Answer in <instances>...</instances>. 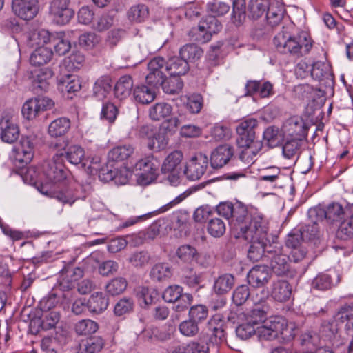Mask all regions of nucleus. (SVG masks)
I'll use <instances>...</instances> for the list:
<instances>
[{"label":"nucleus","instance_id":"nucleus-24","mask_svg":"<svg viewBox=\"0 0 353 353\" xmlns=\"http://www.w3.org/2000/svg\"><path fill=\"white\" fill-rule=\"evenodd\" d=\"M234 156V148L228 144L218 146L212 152L210 163L214 168H221Z\"/></svg>","mask_w":353,"mask_h":353},{"label":"nucleus","instance_id":"nucleus-29","mask_svg":"<svg viewBox=\"0 0 353 353\" xmlns=\"http://www.w3.org/2000/svg\"><path fill=\"white\" fill-rule=\"evenodd\" d=\"M134 82L130 75L121 76L114 85V94L115 97L120 100L128 98L131 94Z\"/></svg>","mask_w":353,"mask_h":353},{"label":"nucleus","instance_id":"nucleus-5","mask_svg":"<svg viewBox=\"0 0 353 353\" xmlns=\"http://www.w3.org/2000/svg\"><path fill=\"white\" fill-rule=\"evenodd\" d=\"M270 308L265 299H261L254 302L250 310L238 315L236 331H256L263 328Z\"/></svg>","mask_w":353,"mask_h":353},{"label":"nucleus","instance_id":"nucleus-58","mask_svg":"<svg viewBox=\"0 0 353 353\" xmlns=\"http://www.w3.org/2000/svg\"><path fill=\"white\" fill-rule=\"evenodd\" d=\"M118 114L119 110L113 103L105 102L103 104L101 112V119H105L109 123L112 124L114 123Z\"/></svg>","mask_w":353,"mask_h":353},{"label":"nucleus","instance_id":"nucleus-22","mask_svg":"<svg viewBox=\"0 0 353 353\" xmlns=\"http://www.w3.org/2000/svg\"><path fill=\"white\" fill-rule=\"evenodd\" d=\"M221 28V25L216 18L209 17L199 23L196 39L199 42L206 43L210 40L212 35L219 32Z\"/></svg>","mask_w":353,"mask_h":353},{"label":"nucleus","instance_id":"nucleus-43","mask_svg":"<svg viewBox=\"0 0 353 353\" xmlns=\"http://www.w3.org/2000/svg\"><path fill=\"white\" fill-rule=\"evenodd\" d=\"M68 337L65 332H52L50 336L44 337L41 341V348L43 350H55L57 345H62L67 343Z\"/></svg>","mask_w":353,"mask_h":353},{"label":"nucleus","instance_id":"nucleus-56","mask_svg":"<svg viewBox=\"0 0 353 353\" xmlns=\"http://www.w3.org/2000/svg\"><path fill=\"white\" fill-rule=\"evenodd\" d=\"M100 41L101 37L92 32H85L79 37V45L86 50L93 49Z\"/></svg>","mask_w":353,"mask_h":353},{"label":"nucleus","instance_id":"nucleus-42","mask_svg":"<svg viewBox=\"0 0 353 353\" xmlns=\"http://www.w3.org/2000/svg\"><path fill=\"white\" fill-rule=\"evenodd\" d=\"M148 15V8L143 3L131 6L127 12V17L132 23L143 22Z\"/></svg>","mask_w":353,"mask_h":353},{"label":"nucleus","instance_id":"nucleus-59","mask_svg":"<svg viewBox=\"0 0 353 353\" xmlns=\"http://www.w3.org/2000/svg\"><path fill=\"white\" fill-rule=\"evenodd\" d=\"M334 285L332 277L328 274H320L312 281V285L319 290H326Z\"/></svg>","mask_w":353,"mask_h":353},{"label":"nucleus","instance_id":"nucleus-54","mask_svg":"<svg viewBox=\"0 0 353 353\" xmlns=\"http://www.w3.org/2000/svg\"><path fill=\"white\" fill-rule=\"evenodd\" d=\"M41 174L37 168L34 166H30L27 168L23 174V180L26 183H30L37 187L39 191V187L44 183V177Z\"/></svg>","mask_w":353,"mask_h":353},{"label":"nucleus","instance_id":"nucleus-14","mask_svg":"<svg viewBox=\"0 0 353 353\" xmlns=\"http://www.w3.org/2000/svg\"><path fill=\"white\" fill-rule=\"evenodd\" d=\"M343 214V208L338 203H332L328 205L325 210L316 207L308 210L310 218L317 217V220H321V221L325 219L330 223L341 221Z\"/></svg>","mask_w":353,"mask_h":353},{"label":"nucleus","instance_id":"nucleus-20","mask_svg":"<svg viewBox=\"0 0 353 353\" xmlns=\"http://www.w3.org/2000/svg\"><path fill=\"white\" fill-rule=\"evenodd\" d=\"M61 298L62 299L61 303L68 305L74 299L73 292L71 290L61 292L60 294L50 292L40 301L39 307L43 312H48L58 305Z\"/></svg>","mask_w":353,"mask_h":353},{"label":"nucleus","instance_id":"nucleus-45","mask_svg":"<svg viewBox=\"0 0 353 353\" xmlns=\"http://www.w3.org/2000/svg\"><path fill=\"white\" fill-rule=\"evenodd\" d=\"M133 96L137 102L142 104H148L155 99L154 91L144 85L136 86L134 89Z\"/></svg>","mask_w":353,"mask_h":353},{"label":"nucleus","instance_id":"nucleus-39","mask_svg":"<svg viewBox=\"0 0 353 353\" xmlns=\"http://www.w3.org/2000/svg\"><path fill=\"white\" fill-rule=\"evenodd\" d=\"M257 340L261 343L265 341L277 340L281 343H287L294 338L293 332H253Z\"/></svg>","mask_w":353,"mask_h":353},{"label":"nucleus","instance_id":"nucleus-16","mask_svg":"<svg viewBox=\"0 0 353 353\" xmlns=\"http://www.w3.org/2000/svg\"><path fill=\"white\" fill-rule=\"evenodd\" d=\"M208 165V157L201 153L196 154L187 163L184 174L189 180H199L205 172Z\"/></svg>","mask_w":353,"mask_h":353},{"label":"nucleus","instance_id":"nucleus-19","mask_svg":"<svg viewBox=\"0 0 353 353\" xmlns=\"http://www.w3.org/2000/svg\"><path fill=\"white\" fill-rule=\"evenodd\" d=\"M12 10L23 20H31L38 13V0H13Z\"/></svg>","mask_w":353,"mask_h":353},{"label":"nucleus","instance_id":"nucleus-60","mask_svg":"<svg viewBox=\"0 0 353 353\" xmlns=\"http://www.w3.org/2000/svg\"><path fill=\"white\" fill-rule=\"evenodd\" d=\"M230 8L228 3L220 1H214L207 4L208 11L212 15L210 17L216 18L224 15L229 11Z\"/></svg>","mask_w":353,"mask_h":353},{"label":"nucleus","instance_id":"nucleus-1","mask_svg":"<svg viewBox=\"0 0 353 353\" xmlns=\"http://www.w3.org/2000/svg\"><path fill=\"white\" fill-rule=\"evenodd\" d=\"M267 234L268 222L263 215L256 216L255 221L249 224L245 230H241L238 232L237 237L243 238L250 243L248 252V257L250 261H259L265 252L272 253L271 250L267 249L268 243L270 242Z\"/></svg>","mask_w":353,"mask_h":353},{"label":"nucleus","instance_id":"nucleus-28","mask_svg":"<svg viewBox=\"0 0 353 353\" xmlns=\"http://www.w3.org/2000/svg\"><path fill=\"white\" fill-rule=\"evenodd\" d=\"M292 294V286L284 280L274 281L271 290L272 297L276 301L285 302L290 299Z\"/></svg>","mask_w":353,"mask_h":353},{"label":"nucleus","instance_id":"nucleus-17","mask_svg":"<svg viewBox=\"0 0 353 353\" xmlns=\"http://www.w3.org/2000/svg\"><path fill=\"white\" fill-rule=\"evenodd\" d=\"M34 145L30 137H21L20 141L12 149L14 161L26 165L29 163L34 157Z\"/></svg>","mask_w":353,"mask_h":353},{"label":"nucleus","instance_id":"nucleus-30","mask_svg":"<svg viewBox=\"0 0 353 353\" xmlns=\"http://www.w3.org/2000/svg\"><path fill=\"white\" fill-rule=\"evenodd\" d=\"M63 154V157H65L69 163L73 165L81 164L83 167H85L88 164V158L85 157L84 149L78 145H72L69 146L65 152Z\"/></svg>","mask_w":353,"mask_h":353},{"label":"nucleus","instance_id":"nucleus-27","mask_svg":"<svg viewBox=\"0 0 353 353\" xmlns=\"http://www.w3.org/2000/svg\"><path fill=\"white\" fill-rule=\"evenodd\" d=\"M263 329L267 331H294L296 326L294 323H288L285 318L280 315L266 316Z\"/></svg>","mask_w":353,"mask_h":353},{"label":"nucleus","instance_id":"nucleus-52","mask_svg":"<svg viewBox=\"0 0 353 353\" xmlns=\"http://www.w3.org/2000/svg\"><path fill=\"white\" fill-rule=\"evenodd\" d=\"M164 92L169 94H178L183 88V83L181 79L178 77H171L167 78L160 85Z\"/></svg>","mask_w":353,"mask_h":353},{"label":"nucleus","instance_id":"nucleus-15","mask_svg":"<svg viewBox=\"0 0 353 353\" xmlns=\"http://www.w3.org/2000/svg\"><path fill=\"white\" fill-rule=\"evenodd\" d=\"M163 299L165 302L174 303L176 301L183 302L176 306L178 311H183L188 308L192 302L193 297L189 293H183V288L179 285L168 286L163 293Z\"/></svg>","mask_w":353,"mask_h":353},{"label":"nucleus","instance_id":"nucleus-4","mask_svg":"<svg viewBox=\"0 0 353 353\" xmlns=\"http://www.w3.org/2000/svg\"><path fill=\"white\" fill-rule=\"evenodd\" d=\"M219 215L227 220H230L234 230L241 231L245 230L249 224L255 221L256 216L263 215L255 208H248L241 202L232 204L230 202L219 203L216 209Z\"/></svg>","mask_w":353,"mask_h":353},{"label":"nucleus","instance_id":"nucleus-33","mask_svg":"<svg viewBox=\"0 0 353 353\" xmlns=\"http://www.w3.org/2000/svg\"><path fill=\"white\" fill-rule=\"evenodd\" d=\"M112 90V79L110 76L100 77L93 86V95L98 100H103Z\"/></svg>","mask_w":353,"mask_h":353},{"label":"nucleus","instance_id":"nucleus-62","mask_svg":"<svg viewBox=\"0 0 353 353\" xmlns=\"http://www.w3.org/2000/svg\"><path fill=\"white\" fill-rule=\"evenodd\" d=\"M300 344L312 349L321 344L320 336L318 332H304L300 336Z\"/></svg>","mask_w":353,"mask_h":353},{"label":"nucleus","instance_id":"nucleus-50","mask_svg":"<svg viewBox=\"0 0 353 353\" xmlns=\"http://www.w3.org/2000/svg\"><path fill=\"white\" fill-rule=\"evenodd\" d=\"M234 284V277L230 274L219 276L215 281L214 288L218 294H225L229 292Z\"/></svg>","mask_w":353,"mask_h":353},{"label":"nucleus","instance_id":"nucleus-51","mask_svg":"<svg viewBox=\"0 0 353 353\" xmlns=\"http://www.w3.org/2000/svg\"><path fill=\"white\" fill-rule=\"evenodd\" d=\"M127 285L128 282L125 278L117 277L106 284L105 292L110 296H117L125 290Z\"/></svg>","mask_w":353,"mask_h":353},{"label":"nucleus","instance_id":"nucleus-37","mask_svg":"<svg viewBox=\"0 0 353 353\" xmlns=\"http://www.w3.org/2000/svg\"><path fill=\"white\" fill-rule=\"evenodd\" d=\"M172 112L171 105L164 102L157 103L149 109V117L153 121H160L170 117Z\"/></svg>","mask_w":353,"mask_h":353},{"label":"nucleus","instance_id":"nucleus-44","mask_svg":"<svg viewBox=\"0 0 353 353\" xmlns=\"http://www.w3.org/2000/svg\"><path fill=\"white\" fill-rule=\"evenodd\" d=\"M182 159L183 154L181 152L176 150L171 152L167 156L162 164V172L167 173L176 171L177 168L180 165Z\"/></svg>","mask_w":353,"mask_h":353},{"label":"nucleus","instance_id":"nucleus-6","mask_svg":"<svg viewBox=\"0 0 353 353\" xmlns=\"http://www.w3.org/2000/svg\"><path fill=\"white\" fill-rule=\"evenodd\" d=\"M42 174L44 183L39 187V192L43 194V188H52L63 184L70 180L71 173L63 163V154H56L52 160L45 162L42 165Z\"/></svg>","mask_w":353,"mask_h":353},{"label":"nucleus","instance_id":"nucleus-12","mask_svg":"<svg viewBox=\"0 0 353 353\" xmlns=\"http://www.w3.org/2000/svg\"><path fill=\"white\" fill-rule=\"evenodd\" d=\"M166 60L161 57H155L148 63V74L145 76L147 83L159 88L165 78Z\"/></svg>","mask_w":353,"mask_h":353},{"label":"nucleus","instance_id":"nucleus-63","mask_svg":"<svg viewBox=\"0 0 353 353\" xmlns=\"http://www.w3.org/2000/svg\"><path fill=\"white\" fill-rule=\"evenodd\" d=\"M63 89L68 92H75L81 89V84L79 79L74 75H67L60 81Z\"/></svg>","mask_w":353,"mask_h":353},{"label":"nucleus","instance_id":"nucleus-48","mask_svg":"<svg viewBox=\"0 0 353 353\" xmlns=\"http://www.w3.org/2000/svg\"><path fill=\"white\" fill-rule=\"evenodd\" d=\"M302 140L291 139L288 140L283 146V154L285 158L292 159L298 157L301 153Z\"/></svg>","mask_w":353,"mask_h":353},{"label":"nucleus","instance_id":"nucleus-23","mask_svg":"<svg viewBox=\"0 0 353 353\" xmlns=\"http://www.w3.org/2000/svg\"><path fill=\"white\" fill-rule=\"evenodd\" d=\"M270 267L278 276H292L290 256L282 253H274L270 259Z\"/></svg>","mask_w":353,"mask_h":353},{"label":"nucleus","instance_id":"nucleus-57","mask_svg":"<svg viewBox=\"0 0 353 353\" xmlns=\"http://www.w3.org/2000/svg\"><path fill=\"white\" fill-rule=\"evenodd\" d=\"M113 17L107 13H104L92 21V28L98 32H103L108 30L113 25Z\"/></svg>","mask_w":353,"mask_h":353},{"label":"nucleus","instance_id":"nucleus-49","mask_svg":"<svg viewBox=\"0 0 353 353\" xmlns=\"http://www.w3.org/2000/svg\"><path fill=\"white\" fill-rule=\"evenodd\" d=\"M226 230L225 222L219 217H213L209 219L207 224V231L213 237L219 238L222 236Z\"/></svg>","mask_w":353,"mask_h":353},{"label":"nucleus","instance_id":"nucleus-53","mask_svg":"<svg viewBox=\"0 0 353 353\" xmlns=\"http://www.w3.org/2000/svg\"><path fill=\"white\" fill-rule=\"evenodd\" d=\"M311 219V223H308L305 226L301 227L299 230L303 234V236L306 241H312L317 239L319 235V228L318 222L321 220H317V217Z\"/></svg>","mask_w":353,"mask_h":353},{"label":"nucleus","instance_id":"nucleus-31","mask_svg":"<svg viewBox=\"0 0 353 353\" xmlns=\"http://www.w3.org/2000/svg\"><path fill=\"white\" fill-rule=\"evenodd\" d=\"M109 305L108 299L101 292L92 294L87 301V307L90 312L101 314Z\"/></svg>","mask_w":353,"mask_h":353},{"label":"nucleus","instance_id":"nucleus-47","mask_svg":"<svg viewBox=\"0 0 353 353\" xmlns=\"http://www.w3.org/2000/svg\"><path fill=\"white\" fill-rule=\"evenodd\" d=\"M179 54L188 63L189 61L199 59L203 54V50L195 44H187L180 49Z\"/></svg>","mask_w":353,"mask_h":353},{"label":"nucleus","instance_id":"nucleus-41","mask_svg":"<svg viewBox=\"0 0 353 353\" xmlns=\"http://www.w3.org/2000/svg\"><path fill=\"white\" fill-rule=\"evenodd\" d=\"M331 75V65L328 62L317 61L312 65L310 76L313 79L320 81Z\"/></svg>","mask_w":353,"mask_h":353},{"label":"nucleus","instance_id":"nucleus-21","mask_svg":"<svg viewBox=\"0 0 353 353\" xmlns=\"http://www.w3.org/2000/svg\"><path fill=\"white\" fill-rule=\"evenodd\" d=\"M52 76L53 72L48 68L32 72L30 79L33 91L37 94L46 92L50 86L49 80Z\"/></svg>","mask_w":353,"mask_h":353},{"label":"nucleus","instance_id":"nucleus-32","mask_svg":"<svg viewBox=\"0 0 353 353\" xmlns=\"http://www.w3.org/2000/svg\"><path fill=\"white\" fill-rule=\"evenodd\" d=\"M167 72L171 77H179L184 75L189 70L188 63L180 57H172L166 61Z\"/></svg>","mask_w":353,"mask_h":353},{"label":"nucleus","instance_id":"nucleus-36","mask_svg":"<svg viewBox=\"0 0 353 353\" xmlns=\"http://www.w3.org/2000/svg\"><path fill=\"white\" fill-rule=\"evenodd\" d=\"M70 120L67 117L54 119L48 126V133L52 137H61L65 134L70 128Z\"/></svg>","mask_w":353,"mask_h":353},{"label":"nucleus","instance_id":"nucleus-8","mask_svg":"<svg viewBox=\"0 0 353 353\" xmlns=\"http://www.w3.org/2000/svg\"><path fill=\"white\" fill-rule=\"evenodd\" d=\"M323 331H351L353 330V301L342 304L332 321L323 323Z\"/></svg>","mask_w":353,"mask_h":353},{"label":"nucleus","instance_id":"nucleus-46","mask_svg":"<svg viewBox=\"0 0 353 353\" xmlns=\"http://www.w3.org/2000/svg\"><path fill=\"white\" fill-rule=\"evenodd\" d=\"M134 151L131 145L114 147L108 153V159L112 161H123L129 158Z\"/></svg>","mask_w":353,"mask_h":353},{"label":"nucleus","instance_id":"nucleus-64","mask_svg":"<svg viewBox=\"0 0 353 353\" xmlns=\"http://www.w3.org/2000/svg\"><path fill=\"white\" fill-rule=\"evenodd\" d=\"M337 236L342 239H347L353 236V214L341 223Z\"/></svg>","mask_w":353,"mask_h":353},{"label":"nucleus","instance_id":"nucleus-40","mask_svg":"<svg viewBox=\"0 0 353 353\" xmlns=\"http://www.w3.org/2000/svg\"><path fill=\"white\" fill-rule=\"evenodd\" d=\"M104 345L103 339L99 336H90L83 340L80 344V353H97Z\"/></svg>","mask_w":353,"mask_h":353},{"label":"nucleus","instance_id":"nucleus-10","mask_svg":"<svg viewBox=\"0 0 353 353\" xmlns=\"http://www.w3.org/2000/svg\"><path fill=\"white\" fill-rule=\"evenodd\" d=\"M139 137L146 141L148 149L154 152L163 150L168 143L164 132L148 125H143L140 128Z\"/></svg>","mask_w":353,"mask_h":353},{"label":"nucleus","instance_id":"nucleus-26","mask_svg":"<svg viewBox=\"0 0 353 353\" xmlns=\"http://www.w3.org/2000/svg\"><path fill=\"white\" fill-rule=\"evenodd\" d=\"M270 272L267 266L256 265L248 274L249 284L254 288L263 287L270 279Z\"/></svg>","mask_w":353,"mask_h":353},{"label":"nucleus","instance_id":"nucleus-25","mask_svg":"<svg viewBox=\"0 0 353 353\" xmlns=\"http://www.w3.org/2000/svg\"><path fill=\"white\" fill-rule=\"evenodd\" d=\"M19 137V128L8 117L0 119V138L7 143H13Z\"/></svg>","mask_w":353,"mask_h":353},{"label":"nucleus","instance_id":"nucleus-11","mask_svg":"<svg viewBox=\"0 0 353 353\" xmlns=\"http://www.w3.org/2000/svg\"><path fill=\"white\" fill-rule=\"evenodd\" d=\"M54 103L48 97H34L27 100L22 106L23 117L28 120L35 119L42 112L50 110Z\"/></svg>","mask_w":353,"mask_h":353},{"label":"nucleus","instance_id":"nucleus-2","mask_svg":"<svg viewBox=\"0 0 353 353\" xmlns=\"http://www.w3.org/2000/svg\"><path fill=\"white\" fill-rule=\"evenodd\" d=\"M257 125L258 121L256 119L247 118L236 126V142L239 149V159L246 164L253 161L263 146L260 141L255 139V129Z\"/></svg>","mask_w":353,"mask_h":353},{"label":"nucleus","instance_id":"nucleus-7","mask_svg":"<svg viewBox=\"0 0 353 353\" xmlns=\"http://www.w3.org/2000/svg\"><path fill=\"white\" fill-rule=\"evenodd\" d=\"M43 194L57 199L63 204L72 205L79 199H84L86 194L82 185L70 178L67 182L58 186L43 188Z\"/></svg>","mask_w":353,"mask_h":353},{"label":"nucleus","instance_id":"nucleus-9","mask_svg":"<svg viewBox=\"0 0 353 353\" xmlns=\"http://www.w3.org/2000/svg\"><path fill=\"white\" fill-rule=\"evenodd\" d=\"M160 163L152 154L139 159L134 165L135 171H139L137 183L141 185H148L157 179Z\"/></svg>","mask_w":353,"mask_h":353},{"label":"nucleus","instance_id":"nucleus-35","mask_svg":"<svg viewBox=\"0 0 353 353\" xmlns=\"http://www.w3.org/2000/svg\"><path fill=\"white\" fill-rule=\"evenodd\" d=\"M53 52L50 48L40 46L31 54L30 62L32 65H42L48 63L52 59Z\"/></svg>","mask_w":353,"mask_h":353},{"label":"nucleus","instance_id":"nucleus-13","mask_svg":"<svg viewBox=\"0 0 353 353\" xmlns=\"http://www.w3.org/2000/svg\"><path fill=\"white\" fill-rule=\"evenodd\" d=\"M70 0H52L50 4V14L53 21L59 25L68 23L74 16V11L70 8Z\"/></svg>","mask_w":353,"mask_h":353},{"label":"nucleus","instance_id":"nucleus-3","mask_svg":"<svg viewBox=\"0 0 353 353\" xmlns=\"http://www.w3.org/2000/svg\"><path fill=\"white\" fill-rule=\"evenodd\" d=\"M274 44L279 52L299 58L309 53L312 47V41L306 32L292 34L288 28L283 27L275 35Z\"/></svg>","mask_w":353,"mask_h":353},{"label":"nucleus","instance_id":"nucleus-55","mask_svg":"<svg viewBox=\"0 0 353 353\" xmlns=\"http://www.w3.org/2000/svg\"><path fill=\"white\" fill-rule=\"evenodd\" d=\"M172 272L167 263H159L153 266L150 272L152 279L158 281H163L171 276Z\"/></svg>","mask_w":353,"mask_h":353},{"label":"nucleus","instance_id":"nucleus-38","mask_svg":"<svg viewBox=\"0 0 353 353\" xmlns=\"http://www.w3.org/2000/svg\"><path fill=\"white\" fill-rule=\"evenodd\" d=\"M269 6L268 0H250L247 8L248 17L258 19L267 12Z\"/></svg>","mask_w":353,"mask_h":353},{"label":"nucleus","instance_id":"nucleus-34","mask_svg":"<svg viewBox=\"0 0 353 353\" xmlns=\"http://www.w3.org/2000/svg\"><path fill=\"white\" fill-rule=\"evenodd\" d=\"M285 9L284 6L279 2H273L270 6L266 12V19L268 24L272 26H276L282 21Z\"/></svg>","mask_w":353,"mask_h":353},{"label":"nucleus","instance_id":"nucleus-18","mask_svg":"<svg viewBox=\"0 0 353 353\" xmlns=\"http://www.w3.org/2000/svg\"><path fill=\"white\" fill-rule=\"evenodd\" d=\"M282 130L285 134L292 137V139L303 140L307 135L308 128L301 117L293 116L285 121Z\"/></svg>","mask_w":353,"mask_h":353},{"label":"nucleus","instance_id":"nucleus-61","mask_svg":"<svg viewBox=\"0 0 353 353\" xmlns=\"http://www.w3.org/2000/svg\"><path fill=\"white\" fill-rule=\"evenodd\" d=\"M305 241L303 234L299 229H293L287 236L285 245L289 248H296L302 246V243Z\"/></svg>","mask_w":353,"mask_h":353}]
</instances>
